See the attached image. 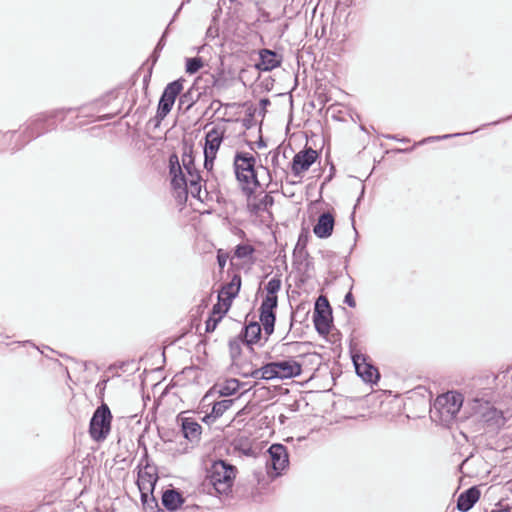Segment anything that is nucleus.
<instances>
[{"instance_id": "obj_26", "label": "nucleus", "mask_w": 512, "mask_h": 512, "mask_svg": "<svg viewBox=\"0 0 512 512\" xmlns=\"http://www.w3.org/2000/svg\"><path fill=\"white\" fill-rule=\"evenodd\" d=\"M182 82H183L182 80H176V81L169 83L165 87V89L162 93V97L169 99V100H173V102H175L176 97L178 96V94H180V92L183 89Z\"/></svg>"}, {"instance_id": "obj_11", "label": "nucleus", "mask_w": 512, "mask_h": 512, "mask_svg": "<svg viewBox=\"0 0 512 512\" xmlns=\"http://www.w3.org/2000/svg\"><path fill=\"white\" fill-rule=\"evenodd\" d=\"M353 363L356 373L366 382H375L379 378L378 370L371 364L366 362L363 355H354Z\"/></svg>"}, {"instance_id": "obj_38", "label": "nucleus", "mask_w": 512, "mask_h": 512, "mask_svg": "<svg viewBox=\"0 0 512 512\" xmlns=\"http://www.w3.org/2000/svg\"><path fill=\"white\" fill-rule=\"evenodd\" d=\"M207 34H213V31H212V28H211V27H210V28H208V30H207Z\"/></svg>"}, {"instance_id": "obj_30", "label": "nucleus", "mask_w": 512, "mask_h": 512, "mask_svg": "<svg viewBox=\"0 0 512 512\" xmlns=\"http://www.w3.org/2000/svg\"><path fill=\"white\" fill-rule=\"evenodd\" d=\"M254 251V248L249 244H239L235 248L234 255L239 259H243L251 256Z\"/></svg>"}, {"instance_id": "obj_31", "label": "nucleus", "mask_w": 512, "mask_h": 512, "mask_svg": "<svg viewBox=\"0 0 512 512\" xmlns=\"http://www.w3.org/2000/svg\"><path fill=\"white\" fill-rule=\"evenodd\" d=\"M220 320H221V318H218L215 316L209 317V319L206 321V331L207 332L214 331Z\"/></svg>"}, {"instance_id": "obj_32", "label": "nucleus", "mask_w": 512, "mask_h": 512, "mask_svg": "<svg viewBox=\"0 0 512 512\" xmlns=\"http://www.w3.org/2000/svg\"><path fill=\"white\" fill-rule=\"evenodd\" d=\"M460 135H462V134L461 133H455V134H448V135H443V136L428 137V138L424 139L423 141H421L420 143H425V142L435 141V140H441V139H447V138H451V137H457V136H460Z\"/></svg>"}, {"instance_id": "obj_35", "label": "nucleus", "mask_w": 512, "mask_h": 512, "mask_svg": "<svg viewBox=\"0 0 512 512\" xmlns=\"http://www.w3.org/2000/svg\"><path fill=\"white\" fill-rule=\"evenodd\" d=\"M204 156H205L204 166L207 170H210L213 166V161L215 158H210V157H208V155H204Z\"/></svg>"}, {"instance_id": "obj_23", "label": "nucleus", "mask_w": 512, "mask_h": 512, "mask_svg": "<svg viewBox=\"0 0 512 512\" xmlns=\"http://www.w3.org/2000/svg\"><path fill=\"white\" fill-rule=\"evenodd\" d=\"M281 289V279L279 276H275L271 278L265 286V290L267 292L265 298L262 302H270L274 301V305H278V297L277 293Z\"/></svg>"}, {"instance_id": "obj_6", "label": "nucleus", "mask_w": 512, "mask_h": 512, "mask_svg": "<svg viewBox=\"0 0 512 512\" xmlns=\"http://www.w3.org/2000/svg\"><path fill=\"white\" fill-rule=\"evenodd\" d=\"M112 415L106 404L99 406L90 420L89 433L93 440L103 441L111 429Z\"/></svg>"}, {"instance_id": "obj_36", "label": "nucleus", "mask_w": 512, "mask_h": 512, "mask_svg": "<svg viewBox=\"0 0 512 512\" xmlns=\"http://www.w3.org/2000/svg\"><path fill=\"white\" fill-rule=\"evenodd\" d=\"M218 263H219V266L223 268L226 264V259L221 256H218Z\"/></svg>"}, {"instance_id": "obj_22", "label": "nucleus", "mask_w": 512, "mask_h": 512, "mask_svg": "<svg viewBox=\"0 0 512 512\" xmlns=\"http://www.w3.org/2000/svg\"><path fill=\"white\" fill-rule=\"evenodd\" d=\"M474 409L477 413L481 414L486 422L498 424L502 420V412L491 406L488 402L485 403V407L480 406V409L474 407Z\"/></svg>"}, {"instance_id": "obj_41", "label": "nucleus", "mask_w": 512, "mask_h": 512, "mask_svg": "<svg viewBox=\"0 0 512 512\" xmlns=\"http://www.w3.org/2000/svg\"><path fill=\"white\" fill-rule=\"evenodd\" d=\"M160 44H161V42H159V43L157 44L156 50H157L158 48H160Z\"/></svg>"}, {"instance_id": "obj_40", "label": "nucleus", "mask_w": 512, "mask_h": 512, "mask_svg": "<svg viewBox=\"0 0 512 512\" xmlns=\"http://www.w3.org/2000/svg\"><path fill=\"white\" fill-rule=\"evenodd\" d=\"M151 502L155 503L157 505L156 500H155V498L153 496H151Z\"/></svg>"}, {"instance_id": "obj_28", "label": "nucleus", "mask_w": 512, "mask_h": 512, "mask_svg": "<svg viewBox=\"0 0 512 512\" xmlns=\"http://www.w3.org/2000/svg\"><path fill=\"white\" fill-rule=\"evenodd\" d=\"M194 91L192 89L188 90L186 93L182 94L179 99L180 107L185 106V109H189L195 101L198 99L199 95H194Z\"/></svg>"}, {"instance_id": "obj_24", "label": "nucleus", "mask_w": 512, "mask_h": 512, "mask_svg": "<svg viewBox=\"0 0 512 512\" xmlns=\"http://www.w3.org/2000/svg\"><path fill=\"white\" fill-rule=\"evenodd\" d=\"M261 325L257 322H251L244 329V339L247 344L256 343L261 336Z\"/></svg>"}, {"instance_id": "obj_39", "label": "nucleus", "mask_w": 512, "mask_h": 512, "mask_svg": "<svg viewBox=\"0 0 512 512\" xmlns=\"http://www.w3.org/2000/svg\"><path fill=\"white\" fill-rule=\"evenodd\" d=\"M207 34H213V31H212V28H211V27H210V28H208V30H207Z\"/></svg>"}, {"instance_id": "obj_10", "label": "nucleus", "mask_w": 512, "mask_h": 512, "mask_svg": "<svg viewBox=\"0 0 512 512\" xmlns=\"http://www.w3.org/2000/svg\"><path fill=\"white\" fill-rule=\"evenodd\" d=\"M225 128L223 126H216L209 130L205 137L204 155L210 158H215L216 153L223 141Z\"/></svg>"}, {"instance_id": "obj_7", "label": "nucleus", "mask_w": 512, "mask_h": 512, "mask_svg": "<svg viewBox=\"0 0 512 512\" xmlns=\"http://www.w3.org/2000/svg\"><path fill=\"white\" fill-rule=\"evenodd\" d=\"M268 453L270 460L267 462V473L272 477L281 475L289 464L286 447L282 444H273L268 449Z\"/></svg>"}, {"instance_id": "obj_13", "label": "nucleus", "mask_w": 512, "mask_h": 512, "mask_svg": "<svg viewBox=\"0 0 512 512\" xmlns=\"http://www.w3.org/2000/svg\"><path fill=\"white\" fill-rule=\"evenodd\" d=\"M334 224V216L330 212H325L319 216L313 232L318 238H328L333 232Z\"/></svg>"}, {"instance_id": "obj_5", "label": "nucleus", "mask_w": 512, "mask_h": 512, "mask_svg": "<svg viewBox=\"0 0 512 512\" xmlns=\"http://www.w3.org/2000/svg\"><path fill=\"white\" fill-rule=\"evenodd\" d=\"M462 404V394L450 391L436 398L431 412L434 415L438 414L440 421L448 423L455 418Z\"/></svg>"}, {"instance_id": "obj_8", "label": "nucleus", "mask_w": 512, "mask_h": 512, "mask_svg": "<svg viewBox=\"0 0 512 512\" xmlns=\"http://www.w3.org/2000/svg\"><path fill=\"white\" fill-rule=\"evenodd\" d=\"M241 287V277L234 275L229 283L224 285L218 294V300L223 304L222 313H227L233 299L238 295Z\"/></svg>"}, {"instance_id": "obj_17", "label": "nucleus", "mask_w": 512, "mask_h": 512, "mask_svg": "<svg viewBox=\"0 0 512 512\" xmlns=\"http://www.w3.org/2000/svg\"><path fill=\"white\" fill-rule=\"evenodd\" d=\"M480 497L477 487H471L461 493L457 499V508L461 512L469 511Z\"/></svg>"}, {"instance_id": "obj_12", "label": "nucleus", "mask_w": 512, "mask_h": 512, "mask_svg": "<svg viewBox=\"0 0 512 512\" xmlns=\"http://www.w3.org/2000/svg\"><path fill=\"white\" fill-rule=\"evenodd\" d=\"M277 305H274V301L270 302H262L260 305V321L263 326L264 332L266 335H271L274 331V325H275V313L274 310L276 309Z\"/></svg>"}, {"instance_id": "obj_42", "label": "nucleus", "mask_w": 512, "mask_h": 512, "mask_svg": "<svg viewBox=\"0 0 512 512\" xmlns=\"http://www.w3.org/2000/svg\"><path fill=\"white\" fill-rule=\"evenodd\" d=\"M491 512H499V511H497V510L493 509Z\"/></svg>"}, {"instance_id": "obj_18", "label": "nucleus", "mask_w": 512, "mask_h": 512, "mask_svg": "<svg viewBox=\"0 0 512 512\" xmlns=\"http://www.w3.org/2000/svg\"><path fill=\"white\" fill-rule=\"evenodd\" d=\"M161 501L168 511H176L183 505L185 499L176 489H167L163 492Z\"/></svg>"}, {"instance_id": "obj_15", "label": "nucleus", "mask_w": 512, "mask_h": 512, "mask_svg": "<svg viewBox=\"0 0 512 512\" xmlns=\"http://www.w3.org/2000/svg\"><path fill=\"white\" fill-rule=\"evenodd\" d=\"M247 196V207L253 214H259L261 212L267 211L274 203V198L268 193L254 197H251V194Z\"/></svg>"}, {"instance_id": "obj_3", "label": "nucleus", "mask_w": 512, "mask_h": 512, "mask_svg": "<svg viewBox=\"0 0 512 512\" xmlns=\"http://www.w3.org/2000/svg\"><path fill=\"white\" fill-rule=\"evenodd\" d=\"M302 372V365L293 358L273 361L265 364L260 369L252 373L254 378L271 379H290L297 377Z\"/></svg>"}, {"instance_id": "obj_16", "label": "nucleus", "mask_w": 512, "mask_h": 512, "mask_svg": "<svg viewBox=\"0 0 512 512\" xmlns=\"http://www.w3.org/2000/svg\"><path fill=\"white\" fill-rule=\"evenodd\" d=\"M157 478L147 472L139 473L138 488L141 493V500L144 505H149V493H152Z\"/></svg>"}, {"instance_id": "obj_27", "label": "nucleus", "mask_w": 512, "mask_h": 512, "mask_svg": "<svg viewBox=\"0 0 512 512\" xmlns=\"http://www.w3.org/2000/svg\"><path fill=\"white\" fill-rule=\"evenodd\" d=\"M173 105V100H169L161 96L157 109V117L160 119L165 118L171 111Z\"/></svg>"}, {"instance_id": "obj_1", "label": "nucleus", "mask_w": 512, "mask_h": 512, "mask_svg": "<svg viewBox=\"0 0 512 512\" xmlns=\"http://www.w3.org/2000/svg\"><path fill=\"white\" fill-rule=\"evenodd\" d=\"M171 184L175 190H179L178 196L181 197L189 193L192 197L202 200V178L194 165V158L191 152H185L182 155L183 172L180 166L178 156L172 154L169 158Z\"/></svg>"}, {"instance_id": "obj_33", "label": "nucleus", "mask_w": 512, "mask_h": 512, "mask_svg": "<svg viewBox=\"0 0 512 512\" xmlns=\"http://www.w3.org/2000/svg\"><path fill=\"white\" fill-rule=\"evenodd\" d=\"M222 310H223V304H222V302H220V300H218V303L213 306V310H212L213 316L217 315L218 318L222 319L223 315L225 314V313H222Z\"/></svg>"}, {"instance_id": "obj_19", "label": "nucleus", "mask_w": 512, "mask_h": 512, "mask_svg": "<svg viewBox=\"0 0 512 512\" xmlns=\"http://www.w3.org/2000/svg\"><path fill=\"white\" fill-rule=\"evenodd\" d=\"M281 64V57L277 55L276 52L263 49L260 52V63L259 68L264 71H271L274 68H277Z\"/></svg>"}, {"instance_id": "obj_34", "label": "nucleus", "mask_w": 512, "mask_h": 512, "mask_svg": "<svg viewBox=\"0 0 512 512\" xmlns=\"http://www.w3.org/2000/svg\"><path fill=\"white\" fill-rule=\"evenodd\" d=\"M344 303H346L349 307H355L356 303L353 295L350 292L345 295Z\"/></svg>"}, {"instance_id": "obj_21", "label": "nucleus", "mask_w": 512, "mask_h": 512, "mask_svg": "<svg viewBox=\"0 0 512 512\" xmlns=\"http://www.w3.org/2000/svg\"><path fill=\"white\" fill-rule=\"evenodd\" d=\"M240 387L239 380L235 378L226 379L221 383H217L213 390L215 393H218L220 396L227 397L234 395Z\"/></svg>"}, {"instance_id": "obj_29", "label": "nucleus", "mask_w": 512, "mask_h": 512, "mask_svg": "<svg viewBox=\"0 0 512 512\" xmlns=\"http://www.w3.org/2000/svg\"><path fill=\"white\" fill-rule=\"evenodd\" d=\"M203 67V61L200 57L188 58L186 60V72L195 74Z\"/></svg>"}, {"instance_id": "obj_4", "label": "nucleus", "mask_w": 512, "mask_h": 512, "mask_svg": "<svg viewBox=\"0 0 512 512\" xmlns=\"http://www.w3.org/2000/svg\"><path fill=\"white\" fill-rule=\"evenodd\" d=\"M236 472V467L226 461H215L211 467L209 479L216 492L228 494L233 486Z\"/></svg>"}, {"instance_id": "obj_37", "label": "nucleus", "mask_w": 512, "mask_h": 512, "mask_svg": "<svg viewBox=\"0 0 512 512\" xmlns=\"http://www.w3.org/2000/svg\"><path fill=\"white\" fill-rule=\"evenodd\" d=\"M73 110H74V109H72V108H68V109H66V110L62 109V110H60V112H71V111H73Z\"/></svg>"}, {"instance_id": "obj_9", "label": "nucleus", "mask_w": 512, "mask_h": 512, "mask_svg": "<svg viewBox=\"0 0 512 512\" xmlns=\"http://www.w3.org/2000/svg\"><path fill=\"white\" fill-rule=\"evenodd\" d=\"M316 159L317 152L311 148L298 152L295 154L292 161L293 174L295 176H300L303 172L310 168Z\"/></svg>"}, {"instance_id": "obj_14", "label": "nucleus", "mask_w": 512, "mask_h": 512, "mask_svg": "<svg viewBox=\"0 0 512 512\" xmlns=\"http://www.w3.org/2000/svg\"><path fill=\"white\" fill-rule=\"evenodd\" d=\"M181 431L189 442L197 444L201 439L202 426L193 418H183L181 420Z\"/></svg>"}, {"instance_id": "obj_25", "label": "nucleus", "mask_w": 512, "mask_h": 512, "mask_svg": "<svg viewBox=\"0 0 512 512\" xmlns=\"http://www.w3.org/2000/svg\"><path fill=\"white\" fill-rule=\"evenodd\" d=\"M234 403L232 399H225L221 401H217L214 403L212 407V411L210 415H207L206 418L213 417L214 419L221 417Z\"/></svg>"}, {"instance_id": "obj_20", "label": "nucleus", "mask_w": 512, "mask_h": 512, "mask_svg": "<svg viewBox=\"0 0 512 512\" xmlns=\"http://www.w3.org/2000/svg\"><path fill=\"white\" fill-rule=\"evenodd\" d=\"M320 300H323L327 307L329 306L328 302H327V300L325 298L320 297L317 300L316 309H315V313H314V324H315L316 330L320 334H328L329 331H330V320H329V318L327 316L323 315L319 311V302H320Z\"/></svg>"}, {"instance_id": "obj_2", "label": "nucleus", "mask_w": 512, "mask_h": 512, "mask_svg": "<svg viewBox=\"0 0 512 512\" xmlns=\"http://www.w3.org/2000/svg\"><path fill=\"white\" fill-rule=\"evenodd\" d=\"M255 157L248 152H237L234 157V170L242 190L250 195L259 186L255 171Z\"/></svg>"}]
</instances>
